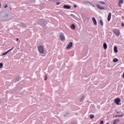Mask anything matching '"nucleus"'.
<instances>
[{
	"instance_id": "1",
	"label": "nucleus",
	"mask_w": 124,
	"mask_h": 124,
	"mask_svg": "<svg viewBox=\"0 0 124 124\" xmlns=\"http://www.w3.org/2000/svg\"><path fill=\"white\" fill-rule=\"evenodd\" d=\"M38 50L40 53V54H44L45 49H44V46H39L38 47Z\"/></svg>"
},
{
	"instance_id": "2",
	"label": "nucleus",
	"mask_w": 124,
	"mask_h": 124,
	"mask_svg": "<svg viewBox=\"0 0 124 124\" xmlns=\"http://www.w3.org/2000/svg\"><path fill=\"white\" fill-rule=\"evenodd\" d=\"M39 23L44 29H46V23H45V20H44L43 19H41L40 20H39Z\"/></svg>"
},
{
	"instance_id": "3",
	"label": "nucleus",
	"mask_w": 124,
	"mask_h": 124,
	"mask_svg": "<svg viewBox=\"0 0 124 124\" xmlns=\"http://www.w3.org/2000/svg\"><path fill=\"white\" fill-rule=\"evenodd\" d=\"M82 19H83L84 23H85V24H87V23H88L89 18L86 17V16L84 15L82 16Z\"/></svg>"
},
{
	"instance_id": "4",
	"label": "nucleus",
	"mask_w": 124,
	"mask_h": 124,
	"mask_svg": "<svg viewBox=\"0 0 124 124\" xmlns=\"http://www.w3.org/2000/svg\"><path fill=\"white\" fill-rule=\"evenodd\" d=\"M60 38L61 41H65V37H64V35L63 34L60 35Z\"/></svg>"
},
{
	"instance_id": "5",
	"label": "nucleus",
	"mask_w": 124,
	"mask_h": 124,
	"mask_svg": "<svg viewBox=\"0 0 124 124\" xmlns=\"http://www.w3.org/2000/svg\"><path fill=\"white\" fill-rule=\"evenodd\" d=\"M73 45V44L72 43V42H70L69 43V44L68 45L67 47H66V49H70V48H71V47H72Z\"/></svg>"
},
{
	"instance_id": "6",
	"label": "nucleus",
	"mask_w": 124,
	"mask_h": 124,
	"mask_svg": "<svg viewBox=\"0 0 124 124\" xmlns=\"http://www.w3.org/2000/svg\"><path fill=\"white\" fill-rule=\"evenodd\" d=\"M114 32L117 36H119L120 34V31L119 30H114Z\"/></svg>"
},
{
	"instance_id": "7",
	"label": "nucleus",
	"mask_w": 124,
	"mask_h": 124,
	"mask_svg": "<svg viewBox=\"0 0 124 124\" xmlns=\"http://www.w3.org/2000/svg\"><path fill=\"white\" fill-rule=\"evenodd\" d=\"M63 7L65 9H70L71 8V6H70L68 5H64Z\"/></svg>"
},
{
	"instance_id": "8",
	"label": "nucleus",
	"mask_w": 124,
	"mask_h": 124,
	"mask_svg": "<svg viewBox=\"0 0 124 124\" xmlns=\"http://www.w3.org/2000/svg\"><path fill=\"white\" fill-rule=\"evenodd\" d=\"M20 26L22 27V28H24V29H26V28H27V24L24 23H21L20 24Z\"/></svg>"
},
{
	"instance_id": "9",
	"label": "nucleus",
	"mask_w": 124,
	"mask_h": 124,
	"mask_svg": "<svg viewBox=\"0 0 124 124\" xmlns=\"http://www.w3.org/2000/svg\"><path fill=\"white\" fill-rule=\"evenodd\" d=\"M115 102L117 104V105H119V102L121 101V100L120 98H117L114 100Z\"/></svg>"
},
{
	"instance_id": "10",
	"label": "nucleus",
	"mask_w": 124,
	"mask_h": 124,
	"mask_svg": "<svg viewBox=\"0 0 124 124\" xmlns=\"http://www.w3.org/2000/svg\"><path fill=\"white\" fill-rule=\"evenodd\" d=\"M97 7H98V8L101 9V10H104L105 8L104 7H102L101 5H97Z\"/></svg>"
},
{
	"instance_id": "11",
	"label": "nucleus",
	"mask_w": 124,
	"mask_h": 124,
	"mask_svg": "<svg viewBox=\"0 0 124 124\" xmlns=\"http://www.w3.org/2000/svg\"><path fill=\"white\" fill-rule=\"evenodd\" d=\"M119 0V6L120 7L122 6V4L123 3V0Z\"/></svg>"
},
{
	"instance_id": "12",
	"label": "nucleus",
	"mask_w": 124,
	"mask_h": 124,
	"mask_svg": "<svg viewBox=\"0 0 124 124\" xmlns=\"http://www.w3.org/2000/svg\"><path fill=\"white\" fill-rule=\"evenodd\" d=\"M111 17V13H109L108 15V20L110 21Z\"/></svg>"
},
{
	"instance_id": "13",
	"label": "nucleus",
	"mask_w": 124,
	"mask_h": 124,
	"mask_svg": "<svg viewBox=\"0 0 124 124\" xmlns=\"http://www.w3.org/2000/svg\"><path fill=\"white\" fill-rule=\"evenodd\" d=\"M76 28V27L75 26V25L72 24L71 25V30H75Z\"/></svg>"
},
{
	"instance_id": "14",
	"label": "nucleus",
	"mask_w": 124,
	"mask_h": 124,
	"mask_svg": "<svg viewBox=\"0 0 124 124\" xmlns=\"http://www.w3.org/2000/svg\"><path fill=\"white\" fill-rule=\"evenodd\" d=\"M104 48V49H107L108 48V46L106 43H104L103 44Z\"/></svg>"
},
{
	"instance_id": "15",
	"label": "nucleus",
	"mask_w": 124,
	"mask_h": 124,
	"mask_svg": "<svg viewBox=\"0 0 124 124\" xmlns=\"http://www.w3.org/2000/svg\"><path fill=\"white\" fill-rule=\"evenodd\" d=\"M20 81V77H17L16 78L15 82H19Z\"/></svg>"
},
{
	"instance_id": "16",
	"label": "nucleus",
	"mask_w": 124,
	"mask_h": 124,
	"mask_svg": "<svg viewBox=\"0 0 124 124\" xmlns=\"http://www.w3.org/2000/svg\"><path fill=\"white\" fill-rule=\"evenodd\" d=\"M93 24L95 25H97V22H96V20L95 19V18L93 17Z\"/></svg>"
},
{
	"instance_id": "17",
	"label": "nucleus",
	"mask_w": 124,
	"mask_h": 124,
	"mask_svg": "<svg viewBox=\"0 0 124 124\" xmlns=\"http://www.w3.org/2000/svg\"><path fill=\"white\" fill-rule=\"evenodd\" d=\"M120 122V120L119 119H117V120H115L113 123V124H117L118 122Z\"/></svg>"
},
{
	"instance_id": "18",
	"label": "nucleus",
	"mask_w": 124,
	"mask_h": 124,
	"mask_svg": "<svg viewBox=\"0 0 124 124\" xmlns=\"http://www.w3.org/2000/svg\"><path fill=\"white\" fill-rule=\"evenodd\" d=\"M85 99V96L82 95L81 98L80 99V101H83Z\"/></svg>"
},
{
	"instance_id": "19",
	"label": "nucleus",
	"mask_w": 124,
	"mask_h": 124,
	"mask_svg": "<svg viewBox=\"0 0 124 124\" xmlns=\"http://www.w3.org/2000/svg\"><path fill=\"white\" fill-rule=\"evenodd\" d=\"M100 24L101 26H103L104 23H103V21L102 20H100Z\"/></svg>"
},
{
	"instance_id": "20",
	"label": "nucleus",
	"mask_w": 124,
	"mask_h": 124,
	"mask_svg": "<svg viewBox=\"0 0 124 124\" xmlns=\"http://www.w3.org/2000/svg\"><path fill=\"white\" fill-rule=\"evenodd\" d=\"M114 52L115 53H117L118 52V49H117V46H115L114 47Z\"/></svg>"
},
{
	"instance_id": "21",
	"label": "nucleus",
	"mask_w": 124,
	"mask_h": 124,
	"mask_svg": "<svg viewBox=\"0 0 124 124\" xmlns=\"http://www.w3.org/2000/svg\"><path fill=\"white\" fill-rule=\"evenodd\" d=\"M118 61H119V60H118V59H117V58H114V59H113V62H116Z\"/></svg>"
},
{
	"instance_id": "22",
	"label": "nucleus",
	"mask_w": 124,
	"mask_h": 124,
	"mask_svg": "<svg viewBox=\"0 0 124 124\" xmlns=\"http://www.w3.org/2000/svg\"><path fill=\"white\" fill-rule=\"evenodd\" d=\"M8 54V52L6 51L5 53H2V56H5V55H7Z\"/></svg>"
},
{
	"instance_id": "23",
	"label": "nucleus",
	"mask_w": 124,
	"mask_h": 124,
	"mask_svg": "<svg viewBox=\"0 0 124 124\" xmlns=\"http://www.w3.org/2000/svg\"><path fill=\"white\" fill-rule=\"evenodd\" d=\"M47 79H48V77L46 75H45V76L44 80L46 81V80H47Z\"/></svg>"
},
{
	"instance_id": "24",
	"label": "nucleus",
	"mask_w": 124,
	"mask_h": 124,
	"mask_svg": "<svg viewBox=\"0 0 124 124\" xmlns=\"http://www.w3.org/2000/svg\"><path fill=\"white\" fill-rule=\"evenodd\" d=\"M123 115H116L115 117H116V118H117V117H123Z\"/></svg>"
},
{
	"instance_id": "25",
	"label": "nucleus",
	"mask_w": 124,
	"mask_h": 124,
	"mask_svg": "<svg viewBox=\"0 0 124 124\" xmlns=\"http://www.w3.org/2000/svg\"><path fill=\"white\" fill-rule=\"evenodd\" d=\"M2 66H3V64L2 62L0 63V68H1Z\"/></svg>"
},
{
	"instance_id": "26",
	"label": "nucleus",
	"mask_w": 124,
	"mask_h": 124,
	"mask_svg": "<svg viewBox=\"0 0 124 124\" xmlns=\"http://www.w3.org/2000/svg\"><path fill=\"white\" fill-rule=\"evenodd\" d=\"M99 3L102 4H105V2L104 1H100Z\"/></svg>"
},
{
	"instance_id": "27",
	"label": "nucleus",
	"mask_w": 124,
	"mask_h": 124,
	"mask_svg": "<svg viewBox=\"0 0 124 124\" xmlns=\"http://www.w3.org/2000/svg\"><path fill=\"white\" fill-rule=\"evenodd\" d=\"M90 119H93V115L91 114L90 115Z\"/></svg>"
},
{
	"instance_id": "28",
	"label": "nucleus",
	"mask_w": 124,
	"mask_h": 124,
	"mask_svg": "<svg viewBox=\"0 0 124 124\" xmlns=\"http://www.w3.org/2000/svg\"><path fill=\"white\" fill-rule=\"evenodd\" d=\"M68 115H69V113H68V112H67V113H66V114L64 115V116H65V117H67V116H68Z\"/></svg>"
},
{
	"instance_id": "29",
	"label": "nucleus",
	"mask_w": 124,
	"mask_h": 124,
	"mask_svg": "<svg viewBox=\"0 0 124 124\" xmlns=\"http://www.w3.org/2000/svg\"><path fill=\"white\" fill-rule=\"evenodd\" d=\"M104 124V122H103V121H100V124Z\"/></svg>"
},
{
	"instance_id": "30",
	"label": "nucleus",
	"mask_w": 124,
	"mask_h": 124,
	"mask_svg": "<svg viewBox=\"0 0 124 124\" xmlns=\"http://www.w3.org/2000/svg\"><path fill=\"white\" fill-rule=\"evenodd\" d=\"M56 4H57V5H59V4H60V2H57Z\"/></svg>"
},
{
	"instance_id": "31",
	"label": "nucleus",
	"mask_w": 124,
	"mask_h": 124,
	"mask_svg": "<svg viewBox=\"0 0 124 124\" xmlns=\"http://www.w3.org/2000/svg\"><path fill=\"white\" fill-rule=\"evenodd\" d=\"M74 7H75V8H77V6L76 5H74Z\"/></svg>"
},
{
	"instance_id": "32",
	"label": "nucleus",
	"mask_w": 124,
	"mask_h": 124,
	"mask_svg": "<svg viewBox=\"0 0 124 124\" xmlns=\"http://www.w3.org/2000/svg\"><path fill=\"white\" fill-rule=\"evenodd\" d=\"M124 23H122V27H124Z\"/></svg>"
},
{
	"instance_id": "33",
	"label": "nucleus",
	"mask_w": 124,
	"mask_h": 124,
	"mask_svg": "<svg viewBox=\"0 0 124 124\" xmlns=\"http://www.w3.org/2000/svg\"><path fill=\"white\" fill-rule=\"evenodd\" d=\"M13 49H14V47H13L12 48H11V49L9 50V51H12V50H13Z\"/></svg>"
},
{
	"instance_id": "34",
	"label": "nucleus",
	"mask_w": 124,
	"mask_h": 124,
	"mask_svg": "<svg viewBox=\"0 0 124 124\" xmlns=\"http://www.w3.org/2000/svg\"><path fill=\"white\" fill-rule=\"evenodd\" d=\"M7 6H8L7 5H5L4 6V8H6V7H7Z\"/></svg>"
},
{
	"instance_id": "35",
	"label": "nucleus",
	"mask_w": 124,
	"mask_h": 124,
	"mask_svg": "<svg viewBox=\"0 0 124 124\" xmlns=\"http://www.w3.org/2000/svg\"><path fill=\"white\" fill-rule=\"evenodd\" d=\"M0 7H1V3H0Z\"/></svg>"
},
{
	"instance_id": "36",
	"label": "nucleus",
	"mask_w": 124,
	"mask_h": 124,
	"mask_svg": "<svg viewBox=\"0 0 124 124\" xmlns=\"http://www.w3.org/2000/svg\"><path fill=\"white\" fill-rule=\"evenodd\" d=\"M7 52H8V53H9V52H11V51H9V50Z\"/></svg>"
},
{
	"instance_id": "37",
	"label": "nucleus",
	"mask_w": 124,
	"mask_h": 124,
	"mask_svg": "<svg viewBox=\"0 0 124 124\" xmlns=\"http://www.w3.org/2000/svg\"><path fill=\"white\" fill-rule=\"evenodd\" d=\"M19 40V39L18 38H17L16 39V41H18Z\"/></svg>"
},
{
	"instance_id": "38",
	"label": "nucleus",
	"mask_w": 124,
	"mask_h": 124,
	"mask_svg": "<svg viewBox=\"0 0 124 124\" xmlns=\"http://www.w3.org/2000/svg\"><path fill=\"white\" fill-rule=\"evenodd\" d=\"M92 20L93 21V17H92Z\"/></svg>"
},
{
	"instance_id": "39",
	"label": "nucleus",
	"mask_w": 124,
	"mask_h": 124,
	"mask_svg": "<svg viewBox=\"0 0 124 124\" xmlns=\"http://www.w3.org/2000/svg\"><path fill=\"white\" fill-rule=\"evenodd\" d=\"M73 17H75V16H74V15H73Z\"/></svg>"
},
{
	"instance_id": "40",
	"label": "nucleus",
	"mask_w": 124,
	"mask_h": 124,
	"mask_svg": "<svg viewBox=\"0 0 124 124\" xmlns=\"http://www.w3.org/2000/svg\"><path fill=\"white\" fill-rule=\"evenodd\" d=\"M123 78H124V72Z\"/></svg>"
},
{
	"instance_id": "41",
	"label": "nucleus",
	"mask_w": 124,
	"mask_h": 124,
	"mask_svg": "<svg viewBox=\"0 0 124 124\" xmlns=\"http://www.w3.org/2000/svg\"><path fill=\"white\" fill-rule=\"evenodd\" d=\"M106 124H110L109 123H107Z\"/></svg>"
}]
</instances>
